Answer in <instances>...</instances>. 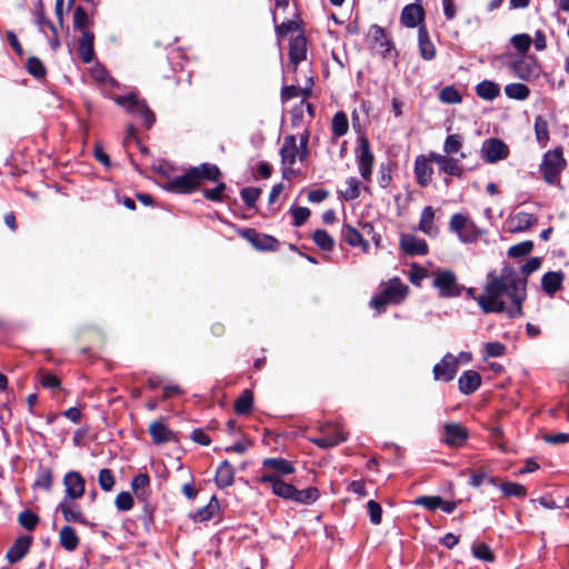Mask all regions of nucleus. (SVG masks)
<instances>
[{
  "mask_svg": "<svg viewBox=\"0 0 569 569\" xmlns=\"http://www.w3.org/2000/svg\"><path fill=\"white\" fill-rule=\"evenodd\" d=\"M390 303H399L408 293V287L399 279L390 280L381 291Z\"/></svg>",
  "mask_w": 569,
  "mask_h": 569,
  "instance_id": "obj_22",
  "label": "nucleus"
},
{
  "mask_svg": "<svg viewBox=\"0 0 569 569\" xmlns=\"http://www.w3.org/2000/svg\"><path fill=\"white\" fill-rule=\"evenodd\" d=\"M40 383L44 388L57 389V388L60 387V379L56 375H52V373H49V372H44L41 376Z\"/></svg>",
  "mask_w": 569,
  "mask_h": 569,
  "instance_id": "obj_63",
  "label": "nucleus"
},
{
  "mask_svg": "<svg viewBox=\"0 0 569 569\" xmlns=\"http://www.w3.org/2000/svg\"><path fill=\"white\" fill-rule=\"evenodd\" d=\"M433 160L430 158V152L425 156L420 154L415 160V176L417 183L421 187H427L432 181L433 169L431 163Z\"/></svg>",
  "mask_w": 569,
  "mask_h": 569,
  "instance_id": "obj_15",
  "label": "nucleus"
},
{
  "mask_svg": "<svg viewBox=\"0 0 569 569\" xmlns=\"http://www.w3.org/2000/svg\"><path fill=\"white\" fill-rule=\"evenodd\" d=\"M565 167L566 160L562 156V149L555 148L543 154L540 172L548 184H555Z\"/></svg>",
  "mask_w": 569,
  "mask_h": 569,
  "instance_id": "obj_3",
  "label": "nucleus"
},
{
  "mask_svg": "<svg viewBox=\"0 0 569 569\" xmlns=\"http://www.w3.org/2000/svg\"><path fill=\"white\" fill-rule=\"evenodd\" d=\"M252 243L260 250H276L278 241L271 236H256Z\"/></svg>",
  "mask_w": 569,
  "mask_h": 569,
  "instance_id": "obj_49",
  "label": "nucleus"
},
{
  "mask_svg": "<svg viewBox=\"0 0 569 569\" xmlns=\"http://www.w3.org/2000/svg\"><path fill=\"white\" fill-rule=\"evenodd\" d=\"M461 147H462V138L457 133L449 134L446 138L445 143H443L445 156H452V154L459 152Z\"/></svg>",
  "mask_w": 569,
  "mask_h": 569,
  "instance_id": "obj_46",
  "label": "nucleus"
},
{
  "mask_svg": "<svg viewBox=\"0 0 569 569\" xmlns=\"http://www.w3.org/2000/svg\"><path fill=\"white\" fill-rule=\"evenodd\" d=\"M481 157L488 163H496L509 156V147L498 138H489L482 142Z\"/></svg>",
  "mask_w": 569,
  "mask_h": 569,
  "instance_id": "obj_6",
  "label": "nucleus"
},
{
  "mask_svg": "<svg viewBox=\"0 0 569 569\" xmlns=\"http://www.w3.org/2000/svg\"><path fill=\"white\" fill-rule=\"evenodd\" d=\"M58 509L62 512L63 518L67 522H79L82 525L87 523V520L79 505L76 503L74 500L63 499L59 503Z\"/></svg>",
  "mask_w": 569,
  "mask_h": 569,
  "instance_id": "obj_20",
  "label": "nucleus"
},
{
  "mask_svg": "<svg viewBox=\"0 0 569 569\" xmlns=\"http://www.w3.org/2000/svg\"><path fill=\"white\" fill-rule=\"evenodd\" d=\"M418 43L421 57L425 60H432L436 56V48L425 27H420L418 30Z\"/></svg>",
  "mask_w": 569,
  "mask_h": 569,
  "instance_id": "obj_31",
  "label": "nucleus"
},
{
  "mask_svg": "<svg viewBox=\"0 0 569 569\" xmlns=\"http://www.w3.org/2000/svg\"><path fill=\"white\" fill-rule=\"evenodd\" d=\"M295 472L291 461L283 458H266L262 461V475L260 483H268L274 496L291 500L301 505H312L319 498V490L316 487H309L302 490L293 485L283 481V477Z\"/></svg>",
  "mask_w": 569,
  "mask_h": 569,
  "instance_id": "obj_2",
  "label": "nucleus"
},
{
  "mask_svg": "<svg viewBox=\"0 0 569 569\" xmlns=\"http://www.w3.org/2000/svg\"><path fill=\"white\" fill-rule=\"evenodd\" d=\"M346 201L355 200L360 196V182L357 178L350 177L346 180V187L340 191Z\"/></svg>",
  "mask_w": 569,
  "mask_h": 569,
  "instance_id": "obj_41",
  "label": "nucleus"
},
{
  "mask_svg": "<svg viewBox=\"0 0 569 569\" xmlns=\"http://www.w3.org/2000/svg\"><path fill=\"white\" fill-rule=\"evenodd\" d=\"M198 184L196 171H192L191 168L184 174L169 180L166 184V189L172 192L188 193Z\"/></svg>",
  "mask_w": 569,
  "mask_h": 569,
  "instance_id": "obj_16",
  "label": "nucleus"
},
{
  "mask_svg": "<svg viewBox=\"0 0 569 569\" xmlns=\"http://www.w3.org/2000/svg\"><path fill=\"white\" fill-rule=\"evenodd\" d=\"M481 385V377L475 370L465 371L458 379V387L463 395L473 393Z\"/></svg>",
  "mask_w": 569,
  "mask_h": 569,
  "instance_id": "obj_23",
  "label": "nucleus"
},
{
  "mask_svg": "<svg viewBox=\"0 0 569 569\" xmlns=\"http://www.w3.org/2000/svg\"><path fill=\"white\" fill-rule=\"evenodd\" d=\"M400 247L410 256H423L428 252L427 242L413 234H402L400 237Z\"/></svg>",
  "mask_w": 569,
  "mask_h": 569,
  "instance_id": "obj_18",
  "label": "nucleus"
},
{
  "mask_svg": "<svg viewBox=\"0 0 569 569\" xmlns=\"http://www.w3.org/2000/svg\"><path fill=\"white\" fill-rule=\"evenodd\" d=\"M430 158L435 163L438 164L439 170L448 176H453L461 178L463 176V167L460 164L459 160L451 157L445 156L441 153H437L431 151Z\"/></svg>",
  "mask_w": 569,
  "mask_h": 569,
  "instance_id": "obj_13",
  "label": "nucleus"
},
{
  "mask_svg": "<svg viewBox=\"0 0 569 569\" xmlns=\"http://www.w3.org/2000/svg\"><path fill=\"white\" fill-rule=\"evenodd\" d=\"M373 232V227L370 223L362 224V232L358 231L355 227L350 224H345L341 230V234L343 240L351 247L360 246L362 251L367 252L369 249V243L363 240V234H371Z\"/></svg>",
  "mask_w": 569,
  "mask_h": 569,
  "instance_id": "obj_8",
  "label": "nucleus"
},
{
  "mask_svg": "<svg viewBox=\"0 0 569 569\" xmlns=\"http://www.w3.org/2000/svg\"><path fill=\"white\" fill-rule=\"evenodd\" d=\"M31 539L27 536L20 537L7 552V559L10 563H16L22 559L30 548Z\"/></svg>",
  "mask_w": 569,
  "mask_h": 569,
  "instance_id": "obj_26",
  "label": "nucleus"
},
{
  "mask_svg": "<svg viewBox=\"0 0 569 569\" xmlns=\"http://www.w3.org/2000/svg\"><path fill=\"white\" fill-rule=\"evenodd\" d=\"M59 542L67 551H74L80 542L76 530L70 526H63L59 531Z\"/></svg>",
  "mask_w": 569,
  "mask_h": 569,
  "instance_id": "obj_29",
  "label": "nucleus"
},
{
  "mask_svg": "<svg viewBox=\"0 0 569 569\" xmlns=\"http://www.w3.org/2000/svg\"><path fill=\"white\" fill-rule=\"evenodd\" d=\"M307 57V40L303 36L299 34L291 39L289 48L290 62L297 66Z\"/></svg>",
  "mask_w": 569,
  "mask_h": 569,
  "instance_id": "obj_24",
  "label": "nucleus"
},
{
  "mask_svg": "<svg viewBox=\"0 0 569 569\" xmlns=\"http://www.w3.org/2000/svg\"><path fill=\"white\" fill-rule=\"evenodd\" d=\"M149 432L157 445L169 442L174 438L173 432L161 421H153L149 427Z\"/></svg>",
  "mask_w": 569,
  "mask_h": 569,
  "instance_id": "obj_30",
  "label": "nucleus"
},
{
  "mask_svg": "<svg viewBox=\"0 0 569 569\" xmlns=\"http://www.w3.org/2000/svg\"><path fill=\"white\" fill-rule=\"evenodd\" d=\"M531 38L527 33L516 34L511 38L512 46L520 52L526 53L531 46Z\"/></svg>",
  "mask_w": 569,
  "mask_h": 569,
  "instance_id": "obj_51",
  "label": "nucleus"
},
{
  "mask_svg": "<svg viewBox=\"0 0 569 569\" xmlns=\"http://www.w3.org/2000/svg\"><path fill=\"white\" fill-rule=\"evenodd\" d=\"M450 230L456 232L459 239L465 243H472L479 237L476 224L469 218L460 213H455L449 223Z\"/></svg>",
  "mask_w": 569,
  "mask_h": 569,
  "instance_id": "obj_5",
  "label": "nucleus"
},
{
  "mask_svg": "<svg viewBox=\"0 0 569 569\" xmlns=\"http://www.w3.org/2000/svg\"><path fill=\"white\" fill-rule=\"evenodd\" d=\"M500 489L508 497H525L527 493L526 488L518 482H503Z\"/></svg>",
  "mask_w": 569,
  "mask_h": 569,
  "instance_id": "obj_48",
  "label": "nucleus"
},
{
  "mask_svg": "<svg viewBox=\"0 0 569 569\" xmlns=\"http://www.w3.org/2000/svg\"><path fill=\"white\" fill-rule=\"evenodd\" d=\"M535 134L538 143L542 147L547 144L549 141V128L547 120L541 117L537 116L535 118Z\"/></svg>",
  "mask_w": 569,
  "mask_h": 569,
  "instance_id": "obj_37",
  "label": "nucleus"
},
{
  "mask_svg": "<svg viewBox=\"0 0 569 569\" xmlns=\"http://www.w3.org/2000/svg\"><path fill=\"white\" fill-rule=\"evenodd\" d=\"M441 498L438 496H420L418 497L413 503L416 506L425 507L428 510H436L440 506Z\"/></svg>",
  "mask_w": 569,
  "mask_h": 569,
  "instance_id": "obj_55",
  "label": "nucleus"
},
{
  "mask_svg": "<svg viewBox=\"0 0 569 569\" xmlns=\"http://www.w3.org/2000/svg\"><path fill=\"white\" fill-rule=\"evenodd\" d=\"M19 523L27 530H33L39 521V517L32 511L24 510L19 515Z\"/></svg>",
  "mask_w": 569,
  "mask_h": 569,
  "instance_id": "obj_54",
  "label": "nucleus"
},
{
  "mask_svg": "<svg viewBox=\"0 0 569 569\" xmlns=\"http://www.w3.org/2000/svg\"><path fill=\"white\" fill-rule=\"evenodd\" d=\"M543 440L551 445H561L569 442V433L558 432L553 435H545Z\"/></svg>",
  "mask_w": 569,
  "mask_h": 569,
  "instance_id": "obj_64",
  "label": "nucleus"
},
{
  "mask_svg": "<svg viewBox=\"0 0 569 569\" xmlns=\"http://www.w3.org/2000/svg\"><path fill=\"white\" fill-rule=\"evenodd\" d=\"M476 94L486 100L492 101L500 96V86L491 80H483L475 88Z\"/></svg>",
  "mask_w": 569,
  "mask_h": 569,
  "instance_id": "obj_27",
  "label": "nucleus"
},
{
  "mask_svg": "<svg viewBox=\"0 0 569 569\" xmlns=\"http://www.w3.org/2000/svg\"><path fill=\"white\" fill-rule=\"evenodd\" d=\"M435 210L432 207H425L419 221V230L429 237H435L438 233V228L433 223Z\"/></svg>",
  "mask_w": 569,
  "mask_h": 569,
  "instance_id": "obj_28",
  "label": "nucleus"
},
{
  "mask_svg": "<svg viewBox=\"0 0 569 569\" xmlns=\"http://www.w3.org/2000/svg\"><path fill=\"white\" fill-rule=\"evenodd\" d=\"M439 99L441 102L447 104H457L461 102L462 97L459 90L456 89L453 86H447L443 89H441L439 93Z\"/></svg>",
  "mask_w": 569,
  "mask_h": 569,
  "instance_id": "obj_43",
  "label": "nucleus"
},
{
  "mask_svg": "<svg viewBox=\"0 0 569 569\" xmlns=\"http://www.w3.org/2000/svg\"><path fill=\"white\" fill-rule=\"evenodd\" d=\"M114 503L119 510L128 511L133 507V499L129 492L122 491L116 497Z\"/></svg>",
  "mask_w": 569,
  "mask_h": 569,
  "instance_id": "obj_59",
  "label": "nucleus"
},
{
  "mask_svg": "<svg viewBox=\"0 0 569 569\" xmlns=\"http://www.w3.org/2000/svg\"><path fill=\"white\" fill-rule=\"evenodd\" d=\"M300 153L301 150L298 147L297 138L292 134L286 136L280 148L281 163L284 170L291 169L297 159L300 160Z\"/></svg>",
  "mask_w": 569,
  "mask_h": 569,
  "instance_id": "obj_11",
  "label": "nucleus"
},
{
  "mask_svg": "<svg viewBox=\"0 0 569 569\" xmlns=\"http://www.w3.org/2000/svg\"><path fill=\"white\" fill-rule=\"evenodd\" d=\"M533 244L531 241H523L509 248L508 254L510 257L520 258L529 254L532 251Z\"/></svg>",
  "mask_w": 569,
  "mask_h": 569,
  "instance_id": "obj_52",
  "label": "nucleus"
},
{
  "mask_svg": "<svg viewBox=\"0 0 569 569\" xmlns=\"http://www.w3.org/2000/svg\"><path fill=\"white\" fill-rule=\"evenodd\" d=\"M347 439L345 432L339 426H327L321 435L312 439V442L320 448H330L338 446Z\"/></svg>",
  "mask_w": 569,
  "mask_h": 569,
  "instance_id": "obj_12",
  "label": "nucleus"
},
{
  "mask_svg": "<svg viewBox=\"0 0 569 569\" xmlns=\"http://www.w3.org/2000/svg\"><path fill=\"white\" fill-rule=\"evenodd\" d=\"M563 278L560 271L547 272L541 279V286L548 295H553L561 288Z\"/></svg>",
  "mask_w": 569,
  "mask_h": 569,
  "instance_id": "obj_33",
  "label": "nucleus"
},
{
  "mask_svg": "<svg viewBox=\"0 0 569 569\" xmlns=\"http://www.w3.org/2000/svg\"><path fill=\"white\" fill-rule=\"evenodd\" d=\"M472 553L476 558L483 560V561H492L493 560V552L486 543H478L472 546Z\"/></svg>",
  "mask_w": 569,
  "mask_h": 569,
  "instance_id": "obj_57",
  "label": "nucleus"
},
{
  "mask_svg": "<svg viewBox=\"0 0 569 569\" xmlns=\"http://www.w3.org/2000/svg\"><path fill=\"white\" fill-rule=\"evenodd\" d=\"M458 371L455 356L450 352L446 353L441 361L436 363L432 369L436 381L449 382L453 380Z\"/></svg>",
  "mask_w": 569,
  "mask_h": 569,
  "instance_id": "obj_9",
  "label": "nucleus"
},
{
  "mask_svg": "<svg viewBox=\"0 0 569 569\" xmlns=\"http://www.w3.org/2000/svg\"><path fill=\"white\" fill-rule=\"evenodd\" d=\"M234 478V468L227 461H222L216 472V483L219 488H226L232 485Z\"/></svg>",
  "mask_w": 569,
  "mask_h": 569,
  "instance_id": "obj_32",
  "label": "nucleus"
},
{
  "mask_svg": "<svg viewBox=\"0 0 569 569\" xmlns=\"http://www.w3.org/2000/svg\"><path fill=\"white\" fill-rule=\"evenodd\" d=\"M290 211L293 217V224L296 227L302 226L311 213L307 207H293Z\"/></svg>",
  "mask_w": 569,
  "mask_h": 569,
  "instance_id": "obj_58",
  "label": "nucleus"
},
{
  "mask_svg": "<svg viewBox=\"0 0 569 569\" xmlns=\"http://www.w3.org/2000/svg\"><path fill=\"white\" fill-rule=\"evenodd\" d=\"M505 93L508 98L523 101L530 94V89L523 83H509L505 87Z\"/></svg>",
  "mask_w": 569,
  "mask_h": 569,
  "instance_id": "obj_36",
  "label": "nucleus"
},
{
  "mask_svg": "<svg viewBox=\"0 0 569 569\" xmlns=\"http://www.w3.org/2000/svg\"><path fill=\"white\" fill-rule=\"evenodd\" d=\"M28 72L37 79H42L46 76V67L42 61L36 57H31L27 61Z\"/></svg>",
  "mask_w": 569,
  "mask_h": 569,
  "instance_id": "obj_47",
  "label": "nucleus"
},
{
  "mask_svg": "<svg viewBox=\"0 0 569 569\" xmlns=\"http://www.w3.org/2000/svg\"><path fill=\"white\" fill-rule=\"evenodd\" d=\"M332 133L336 137H342L348 132L349 122L347 114L342 111L335 113L331 122Z\"/></svg>",
  "mask_w": 569,
  "mask_h": 569,
  "instance_id": "obj_39",
  "label": "nucleus"
},
{
  "mask_svg": "<svg viewBox=\"0 0 569 569\" xmlns=\"http://www.w3.org/2000/svg\"><path fill=\"white\" fill-rule=\"evenodd\" d=\"M260 193V189L247 187L241 190V198L249 208H253Z\"/></svg>",
  "mask_w": 569,
  "mask_h": 569,
  "instance_id": "obj_56",
  "label": "nucleus"
},
{
  "mask_svg": "<svg viewBox=\"0 0 569 569\" xmlns=\"http://www.w3.org/2000/svg\"><path fill=\"white\" fill-rule=\"evenodd\" d=\"M224 190L226 183L220 182L216 188L203 190V196L211 201H221Z\"/></svg>",
  "mask_w": 569,
  "mask_h": 569,
  "instance_id": "obj_62",
  "label": "nucleus"
},
{
  "mask_svg": "<svg viewBox=\"0 0 569 569\" xmlns=\"http://www.w3.org/2000/svg\"><path fill=\"white\" fill-rule=\"evenodd\" d=\"M368 513L370 516V521L373 525H379L381 522V513L382 509L378 502L375 500H369L367 503Z\"/></svg>",
  "mask_w": 569,
  "mask_h": 569,
  "instance_id": "obj_61",
  "label": "nucleus"
},
{
  "mask_svg": "<svg viewBox=\"0 0 569 569\" xmlns=\"http://www.w3.org/2000/svg\"><path fill=\"white\" fill-rule=\"evenodd\" d=\"M192 171H196L198 183L201 180L218 181L221 174L220 169L212 163H202L199 167H193Z\"/></svg>",
  "mask_w": 569,
  "mask_h": 569,
  "instance_id": "obj_35",
  "label": "nucleus"
},
{
  "mask_svg": "<svg viewBox=\"0 0 569 569\" xmlns=\"http://www.w3.org/2000/svg\"><path fill=\"white\" fill-rule=\"evenodd\" d=\"M423 18V9L419 4H408L402 9L401 22L408 28H415Z\"/></svg>",
  "mask_w": 569,
  "mask_h": 569,
  "instance_id": "obj_25",
  "label": "nucleus"
},
{
  "mask_svg": "<svg viewBox=\"0 0 569 569\" xmlns=\"http://www.w3.org/2000/svg\"><path fill=\"white\" fill-rule=\"evenodd\" d=\"M114 102L127 112L141 117L148 129L153 124L156 120L154 113L149 109L146 101L140 100L134 93L117 97Z\"/></svg>",
  "mask_w": 569,
  "mask_h": 569,
  "instance_id": "obj_4",
  "label": "nucleus"
},
{
  "mask_svg": "<svg viewBox=\"0 0 569 569\" xmlns=\"http://www.w3.org/2000/svg\"><path fill=\"white\" fill-rule=\"evenodd\" d=\"M433 286L439 290L441 297H457L461 292L455 273L449 270L436 272Z\"/></svg>",
  "mask_w": 569,
  "mask_h": 569,
  "instance_id": "obj_7",
  "label": "nucleus"
},
{
  "mask_svg": "<svg viewBox=\"0 0 569 569\" xmlns=\"http://www.w3.org/2000/svg\"><path fill=\"white\" fill-rule=\"evenodd\" d=\"M73 28L81 33L90 31L88 29L89 17L82 7H77L73 11Z\"/></svg>",
  "mask_w": 569,
  "mask_h": 569,
  "instance_id": "obj_44",
  "label": "nucleus"
},
{
  "mask_svg": "<svg viewBox=\"0 0 569 569\" xmlns=\"http://www.w3.org/2000/svg\"><path fill=\"white\" fill-rule=\"evenodd\" d=\"M369 39L371 41V47L383 54L388 53L392 48L391 41L386 31L378 24L370 27Z\"/></svg>",
  "mask_w": 569,
  "mask_h": 569,
  "instance_id": "obj_19",
  "label": "nucleus"
},
{
  "mask_svg": "<svg viewBox=\"0 0 569 569\" xmlns=\"http://www.w3.org/2000/svg\"><path fill=\"white\" fill-rule=\"evenodd\" d=\"M93 39L94 36L91 31L81 33L79 39V51L83 62L89 63L93 58Z\"/></svg>",
  "mask_w": 569,
  "mask_h": 569,
  "instance_id": "obj_34",
  "label": "nucleus"
},
{
  "mask_svg": "<svg viewBox=\"0 0 569 569\" xmlns=\"http://www.w3.org/2000/svg\"><path fill=\"white\" fill-rule=\"evenodd\" d=\"M442 429V440L449 447H462L468 439V430L461 423L448 422Z\"/></svg>",
  "mask_w": 569,
  "mask_h": 569,
  "instance_id": "obj_10",
  "label": "nucleus"
},
{
  "mask_svg": "<svg viewBox=\"0 0 569 569\" xmlns=\"http://www.w3.org/2000/svg\"><path fill=\"white\" fill-rule=\"evenodd\" d=\"M515 73L525 80H528L531 77H536L539 72L536 63H528L526 61H517L513 64Z\"/></svg>",
  "mask_w": 569,
  "mask_h": 569,
  "instance_id": "obj_40",
  "label": "nucleus"
},
{
  "mask_svg": "<svg viewBox=\"0 0 569 569\" xmlns=\"http://www.w3.org/2000/svg\"><path fill=\"white\" fill-rule=\"evenodd\" d=\"M506 351L505 345L498 341L487 342L485 345V358L501 357Z\"/></svg>",
  "mask_w": 569,
  "mask_h": 569,
  "instance_id": "obj_60",
  "label": "nucleus"
},
{
  "mask_svg": "<svg viewBox=\"0 0 569 569\" xmlns=\"http://www.w3.org/2000/svg\"><path fill=\"white\" fill-rule=\"evenodd\" d=\"M527 281L511 267H503L492 277L477 302L483 312H506L508 317L522 316V302L527 297Z\"/></svg>",
  "mask_w": 569,
  "mask_h": 569,
  "instance_id": "obj_1",
  "label": "nucleus"
},
{
  "mask_svg": "<svg viewBox=\"0 0 569 569\" xmlns=\"http://www.w3.org/2000/svg\"><path fill=\"white\" fill-rule=\"evenodd\" d=\"M52 486V473L49 468H40L37 475L34 487L49 490Z\"/></svg>",
  "mask_w": 569,
  "mask_h": 569,
  "instance_id": "obj_50",
  "label": "nucleus"
},
{
  "mask_svg": "<svg viewBox=\"0 0 569 569\" xmlns=\"http://www.w3.org/2000/svg\"><path fill=\"white\" fill-rule=\"evenodd\" d=\"M536 222V218L532 213L519 211L511 216L507 223L509 231L511 232H522L528 230Z\"/></svg>",
  "mask_w": 569,
  "mask_h": 569,
  "instance_id": "obj_21",
  "label": "nucleus"
},
{
  "mask_svg": "<svg viewBox=\"0 0 569 569\" xmlns=\"http://www.w3.org/2000/svg\"><path fill=\"white\" fill-rule=\"evenodd\" d=\"M98 482L102 490L110 491L114 486V477L110 469H101L98 476Z\"/></svg>",
  "mask_w": 569,
  "mask_h": 569,
  "instance_id": "obj_53",
  "label": "nucleus"
},
{
  "mask_svg": "<svg viewBox=\"0 0 569 569\" xmlns=\"http://www.w3.org/2000/svg\"><path fill=\"white\" fill-rule=\"evenodd\" d=\"M357 160L361 177L365 180H369L372 172L373 154L370 151V146L366 138H360L359 140Z\"/></svg>",
  "mask_w": 569,
  "mask_h": 569,
  "instance_id": "obj_14",
  "label": "nucleus"
},
{
  "mask_svg": "<svg viewBox=\"0 0 569 569\" xmlns=\"http://www.w3.org/2000/svg\"><path fill=\"white\" fill-rule=\"evenodd\" d=\"M253 403V395L250 390H243L234 402V411L238 415H247L251 411Z\"/></svg>",
  "mask_w": 569,
  "mask_h": 569,
  "instance_id": "obj_38",
  "label": "nucleus"
},
{
  "mask_svg": "<svg viewBox=\"0 0 569 569\" xmlns=\"http://www.w3.org/2000/svg\"><path fill=\"white\" fill-rule=\"evenodd\" d=\"M312 239L316 242V244L322 250L330 251L333 248L335 241L326 230H316L313 232Z\"/></svg>",
  "mask_w": 569,
  "mask_h": 569,
  "instance_id": "obj_45",
  "label": "nucleus"
},
{
  "mask_svg": "<svg viewBox=\"0 0 569 569\" xmlns=\"http://www.w3.org/2000/svg\"><path fill=\"white\" fill-rule=\"evenodd\" d=\"M63 485L66 487V498L76 500L84 493V479L77 471L68 472L63 478Z\"/></svg>",
  "mask_w": 569,
  "mask_h": 569,
  "instance_id": "obj_17",
  "label": "nucleus"
},
{
  "mask_svg": "<svg viewBox=\"0 0 569 569\" xmlns=\"http://www.w3.org/2000/svg\"><path fill=\"white\" fill-rule=\"evenodd\" d=\"M219 508V502L216 497H212L210 502L204 506L203 508H200L194 515L193 520L194 521H206L213 517V515L217 512Z\"/></svg>",
  "mask_w": 569,
  "mask_h": 569,
  "instance_id": "obj_42",
  "label": "nucleus"
}]
</instances>
